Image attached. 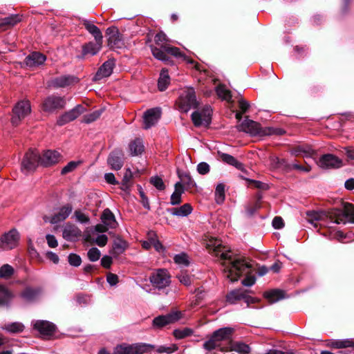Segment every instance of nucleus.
<instances>
[{
	"label": "nucleus",
	"instance_id": "1",
	"mask_svg": "<svg viewBox=\"0 0 354 354\" xmlns=\"http://www.w3.org/2000/svg\"><path fill=\"white\" fill-rule=\"evenodd\" d=\"M205 248L209 254L220 257L223 261V271L231 281H236L243 274H245L246 277L241 281L243 286L250 287L255 283V277L250 274L251 265L243 259H234L231 251L223 245L221 240L210 237L206 240Z\"/></svg>",
	"mask_w": 354,
	"mask_h": 354
},
{
	"label": "nucleus",
	"instance_id": "2",
	"mask_svg": "<svg viewBox=\"0 0 354 354\" xmlns=\"http://www.w3.org/2000/svg\"><path fill=\"white\" fill-rule=\"evenodd\" d=\"M154 42L156 46H151L153 56L165 64L171 65L174 64L170 55L174 57H184V53L179 48L171 46V40L162 31H159L156 34Z\"/></svg>",
	"mask_w": 354,
	"mask_h": 354
},
{
	"label": "nucleus",
	"instance_id": "3",
	"mask_svg": "<svg viewBox=\"0 0 354 354\" xmlns=\"http://www.w3.org/2000/svg\"><path fill=\"white\" fill-rule=\"evenodd\" d=\"M178 346L176 344H171L170 346H160L158 349L151 344H127L126 343L118 345L115 348L113 354H145L148 353H167L170 354L176 352Z\"/></svg>",
	"mask_w": 354,
	"mask_h": 354
},
{
	"label": "nucleus",
	"instance_id": "4",
	"mask_svg": "<svg viewBox=\"0 0 354 354\" xmlns=\"http://www.w3.org/2000/svg\"><path fill=\"white\" fill-rule=\"evenodd\" d=\"M234 329L231 327L221 328L212 333L203 344V348L207 351L216 350L221 352L227 348V342L232 338Z\"/></svg>",
	"mask_w": 354,
	"mask_h": 354
},
{
	"label": "nucleus",
	"instance_id": "5",
	"mask_svg": "<svg viewBox=\"0 0 354 354\" xmlns=\"http://www.w3.org/2000/svg\"><path fill=\"white\" fill-rule=\"evenodd\" d=\"M327 216L331 221L337 224L346 223L348 221L354 223V205L346 203L344 205L343 209H331L328 212Z\"/></svg>",
	"mask_w": 354,
	"mask_h": 354
},
{
	"label": "nucleus",
	"instance_id": "6",
	"mask_svg": "<svg viewBox=\"0 0 354 354\" xmlns=\"http://www.w3.org/2000/svg\"><path fill=\"white\" fill-rule=\"evenodd\" d=\"M178 109L181 112H187L191 109H197L199 103L196 100V93L193 88L185 90L176 101Z\"/></svg>",
	"mask_w": 354,
	"mask_h": 354
},
{
	"label": "nucleus",
	"instance_id": "7",
	"mask_svg": "<svg viewBox=\"0 0 354 354\" xmlns=\"http://www.w3.org/2000/svg\"><path fill=\"white\" fill-rule=\"evenodd\" d=\"M248 293V290L243 288L232 290L225 295V303L233 305L238 304L241 300H243L247 304V306L250 307V304L259 302L260 300L258 298L251 297Z\"/></svg>",
	"mask_w": 354,
	"mask_h": 354
},
{
	"label": "nucleus",
	"instance_id": "8",
	"mask_svg": "<svg viewBox=\"0 0 354 354\" xmlns=\"http://www.w3.org/2000/svg\"><path fill=\"white\" fill-rule=\"evenodd\" d=\"M30 113V102L28 100L19 101L12 108L10 122L14 127H17Z\"/></svg>",
	"mask_w": 354,
	"mask_h": 354
},
{
	"label": "nucleus",
	"instance_id": "9",
	"mask_svg": "<svg viewBox=\"0 0 354 354\" xmlns=\"http://www.w3.org/2000/svg\"><path fill=\"white\" fill-rule=\"evenodd\" d=\"M171 277V274L167 269L160 268L151 274L149 281L153 287L160 290L170 285Z\"/></svg>",
	"mask_w": 354,
	"mask_h": 354
},
{
	"label": "nucleus",
	"instance_id": "10",
	"mask_svg": "<svg viewBox=\"0 0 354 354\" xmlns=\"http://www.w3.org/2000/svg\"><path fill=\"white\" fill-rule=\"evenodd\" d=\"M19 240V233L13 228L0 237V248L3 250H12L18 246Z\"/></svg>",
	"mask_w": 354,
	"mask_h": 354
},
{
	"label": "nucleus",
	"instance_id": "11",
	"mask_svg": "<svg viewBox=\"0 0 354 354\" xmlns=\"http://www.w3.org/2000/svg\"><path fill=\"white\" fill-rule=\"evenodd\" d=\"M183 317L181 311L176 310L165 315H159L153 319L152 325L154 328H162L167 325L174 324Z\"/></svg>",
	"mask_w": 354,
	"mask_h": 354
},
{
	"label": "nucleus",
	"instance_id": "12",
	"mask_svg": "<svg viewBox=\"0 0 354 354\" xmlns=\"http://www.w3.org/2000/svg\"><path fill=\"white\" fill-rule=\"evenodd\" d=\"M212 113V109L210 106L208 105H205L201 112H193L191 118L194 125L197 127L202 125L208 127L211 123Z\"/></svg>",
	"mask_w": 354,
	"mask_h": 354
},
{
	"label": "nucleus",
	"instance_id": "13",
	"mask_svg": "<svg viewBox=\"0 0 354 354\" xmlns=\"http://www.w3.org/2000/svg\"><path fill=\"white\" fill-rule=\"evenodd\" d=\"M65 105L66 100L64 97L52 95L44 100L41 108L44 112L53 113L56 110L64 109Z\"/></svg>",
	"mask_w": 354,
	"mask_h": 354
},
{
	"label": "nucleus",
	"instance_id": "14",
	"mask_svg": "<svg viewBox=\"0 0 354 354\" xmlns=\"http://www.w3.org/2000/svg\"><path fill=\"white\" fill-rule=\"evenodd\" d=\"M33 328L46 339H52L55 336L57 330L54 324L45 320L36 321L33 324Z\"/></svg>",
	"mask_w": 354,
	"mask_h": 354
},
{
	"label": "nucleus",
	"instance_id": "15",
	"mask_svg": "<svg viewBox=\"0 0 354 354\" xmlns=\"http://www.w3.org/2000/svg\"><path fill=\"white\" fill-rule=\"evenodd\" d=\"M40 156L37 151L29 149L23 158L21 163L22 170L34 171L40 165Z\"/></svg>",
	"mask_w": 354,
	"mask_h": 354
},
{
	"label": "nucleus",
	"instance_id": "16",
	"mask_svg": "<svg viewBox=\"0 0 354 354\" xmlns=\"http://www.w3.org/2000/svg\"><path fill=\"white\" fill-rule=\"evenodd\" d=\"M40 156V165L48 167L62 162L63 156L56 150L43 151Z\"/></svg>",
	"mask_w": 354,
	"mask_h": 354
},
{
	"label": "nucleus",
	"instance_id": "17",
	"mask_svg": "<svg viewBox=\"0 0 354 354\" xmlns=\"http://www.w3.org/2000/svg\"><path fill=\"white\" fill-rule=\"evenodd\" d=\"M238 129L239 131L245 132L253 136H264L265 133V128H262L259 123L252 120H249L247 118L238 127Z\"/></svg>",
	"mask_w": 354,
	"mask_h": 354
},
{
	"label": "nucleus",
	"instance_id": "18",
	"mask_svg": "<svg viewBox=\"0 0 354 354\" xmlns=\"http://www.w3.org/2000/svg\"><path fill=\"white\" fill-rule=\"evenodd\" d=\"M106 33L108 36L107 44L111 49L121 48L124 46L122 35L115 26H111L106 29Z\"/></svg>",
	"mask_w": 354,
	"mask_h": 354
},
{
	"label": "nucleus",
	"instance_id": "19",
	"mask_svg": "<svg viewBox=\"0 0 354 354\" xmlns=\"http://www.w3.org/2000/svg\"><path fill=\"white\" fill-rule=\"evenodd\" d=\"M85 111L86 109L82 105L78 104L73 109L61 115L57 120V124L59 126H63L71 121H73L82 113L85 112Z\"/></svg>",
	"mask_w": 354,
	"mask_h": 354
},
{
	"label": "nucleus",
	"instance_id": "20",
	"mask_svg": "<svg viewBox=\"0 0 354 354\" xmlns=\"http://www.w3.org/2000/svg\"><path fill=\"white\" fill-rule=\"evenodd\" d=\"M102 41H88L82 46L81 54L79 55L80 59H85L88 57H92L97 55L102 48Z\"/></svg>",
	"mask_w": 354,
	"mask_h": 354
},
{
	"label": "nucleus",
	"instance_id": "21",
	"mask_svg": "<svg viewBox=\"0 0 354 354\" xmlns=\"http://www.w3.org/2000/svg\"><path fill=\"white\" fill-rule=\"evenodd\" d=\"M161 116L160 108H152L147 110L143 115V128L148 129L155 125Z\"/></svg>",
	"mask_w": 354,
	"mask_h": 354
},
{
	"label": "nucleus",
	"instance_id": "22",
	"mask_svg": "<svg viewBox=\"0 0 354 354\" xmlns=\"http://www.w3.org/2000/svg\"><path fill=\"white\" fill-rule=\"evenodd\" d=\"M319 165L324 169H337L342 165V160L335 155L328 153L323 155L319 160Z\"/></svg>",
	"mask_w": 354,
	"mask_h": 354
},
{
	"label": "nucleus",
	"instance_id": "23",
	"mask_svg": "<svg viewBox=\"0 0 354 354\" xmlns=\"http://www.w3.org/2000/svg\"><path fill=\"white\" fill-rule=\"evenodd\" d=\"M46 60V55L35 51L31 53L25 58L24 63L29 68H35L43 64Z\"/></svg>",
	"mask_w": 354,
	"mask_h": 354
},
{
	"label": "nucleus",
	"instance_id": "24",
	"mask_svg": "<svg viewBox=\"0 0 354 354\" xmlns=\"http://www.w3.org/2000/svg\"><path fill=\"white\" fill-rule=\"evenodd\" d=\"M226 352L234 351L240 354H248L251 350L249 344L241 341H232L231 339L227 342V348L222 349Z\"/></svg>",
	"mask_w": 354,
	"mask_h": 354
},
{
	"label": "nucleus",
	"instance_id": "25",
	"mask_svg": "<svg viewBox=\"0 0 354 354\" xmlns=\"http://www.w3.org/2000/svg\"><path fill=\"white\" fill-rule=\"evenodd\" d=\"M79 82V78L74 75H62L55 77L52 84L55 87H66L75 84Z\"/></svg>",
	"mask_w": 354,
	"mask_h": 354
},
{
	"label": "nucleus",
	"instance_id": "26",
	"mask_svg": "<svg viewBox=\"0 0 354 354\" xmlns=\"http://www.w3.org/2000/svg\"><path fill=\"white\" fill-rule=\"evenodd\" d=\"M218 156L225 163L234 166L237 169L244 173L247 172V170L245 169L244 165L242 162L237 160L234 156L221 151H218Z\"/></svg>",
	"mask_w": 354,
	"mask_h": 354
},
{
	"label": "nucleus",
	"instance_id": "27",
	"mask_svg": "<svg viewBox=\"0 0 354 354\" xmlns=\"http://www.w3.org/2000/svg\"><path fill=\"white\" fill-rule=\"evenodd\" d=\"M73 207L71 204H66L62 206L59 212L55 214L50 218V223L55 224L64 221L71 213Z\"/></svg>",
	"mask_w": 354,
	"mask_h": 354
},
{
	"label": "nucleus",
	"instance_id": "28",
	"mask_svg": "<svg viewBox=\"0 0 354 354\" xmlns=\"http://www.w3.org/2000/svg\"><path fill=\"white\" fill-rule=\"evenodd\" d=\"M108 164L114 170H119L123 166L122 153L121 151H113L108 158Z\"/></svg>",
	"mask_w": 354,
	"mask_h": 354
},
{
	"label": "nucleus",
	"instance_id": "29",
	"mask_svg": "<svg viewBox=\"0 0 354 354\" xmlns=\"http://www.w3.org/2000/svg\"><path fill=\"white\" fill-rule=\"evenodd\" d=\"M115 66L114 59H109L106 61L98 69L96 77L98 79L106 77L111 75Z\"/></svg>",
	"mask_w": 354,
	"mask_h": 354
},
{
	"label": "nucleus",
	"instance_id": "30",
	"mask_svg": "<svg viewBox=\"0 0 354 354\" xmlns=\"http://www.w3.org/2000/svg\"><path fill=\"white\" fill-rule=\"evenodd\" d=\"M21 20V17L19 15H12L3 19H0V30H6L20 22Z\"/></svg>",
	"mask_w": 354,
	"mask_h": 354
},
{
	"label": "nucleus",
	"instance_id": "31",
	"mask_svg": "<svg viewBox=\"0 0 354 354\" xmlns=\"http://www.w3.org/2000/svg\"><path fill=\"white\" fill-rule=\"evenodd\" d=\"M327 346L332 348H354V339L330 340Z\"/></svg>",
	"mask_w": 354,
	"mask_h": 354
},
{
	"label": "nucleus",
	"instance_id": "32",
	"mask_svg": "<svg viewBox=\"0 0 354 354\" xmlns=\"http://www.w3.org/2000/svg\"><path fill=\"white\" fill-rule=\"evenodd\" d=\"M83 25L86 30L94 37L96 41L103 42L102 33L97 26L88 20L84 21Z\"/></svg>",
	"mask_w": 354,
	"mask_h": 354
},
{
	"label": "nucleus",
	"instance_id": "33",
	"mask_svg": "<svg viewBox=\"0 0 354 354\" xmlns=\"http://www.w3.org/2000/svg\"><path fill=\"white\" fill-rule=\"evenodd\" d=\"M178 177L180 178V183L185 187L187 191L192 192L196 188V184L189 173L178 172Z\"/></svg>",
	"mask_w": 354,
	"mask_h": 354
},
{
	"label": "nucleus",
	"instance_id": "34",
	"mask_svg": "<svg viewBox=\"0 0 354 354\" xmlns=\"http://www.w3.org/2000/svg\"><path fill=\"white\" fill-rule=\"evenodd\" d=\"M40 293L38 288L26 287L21 293V297L26 301L35 300Z\"/></svg>",
	"mask_w": 354,
	"mask_h": 354
},
{
	"label": "nucleus",
	"instance_id": "35",
	"mask_svg": "<svg viewBox=\"0 0 354 354\" xmlns=\"http://www.w3.org/2000/svg\"><path fill=\"white\" fill-rule=\"evenodd\" d=\"M102 222L105 224L106 225H108L109 227L111 228H114L117 225V222L115 218L114 214L112 213V212L106 208L105 209L100 217Z\"/></svg>",
	"mask_w": 354,
	"mask_h": 354
},
{
	"label": "nucleus",
	"instance_id": "36",
	"mask_svg": "<svg viewBox=\"0 0 354 354\" xmlns=\"http://www.w3.org/2000/svg\"><path fill=\"white\" fill-rule=\"evenodd\" d=\"M175 190L171 196V204L172 205H178L181 203V195L184 192L183 185L180 182L175 184Z\"/></svg>",
	"mask_w": 354,
	"mask_h": 354
},
{
	"label": "nucleus",
	"instance_id": "37",
	"mask_svg": "<svg viewBox=\"0 0 354 354\" xmlns=\"http://www.w3.org/2000/svg\"><path fill=\"white\" fill-rule=\"evenodd\" d=\"M80 235V230L72 225H66L63 230V237L68 241H71Z\"/></svg>",
	"mask_w": 354,
	"mask_h": 354
},
{
	"label": "nucleus",
	"instance_id": "38",
	"mask_svg": "<svg viewBox=\"0 0 354 354\" xmlns=\"http://www.w3.org/2000/svg\"><path fill=\"white\" fill-rule=\"evenodd\" d=\"M263 297L270 304H273L283 298V292L280 290H272L265 292Z\"/></svg>",
	"mask_w": 354,
	"mask_h": 354
},
{
	"label": "nucleus",
	"instance_id": "39",
	"mask_svg": "<svg viewBox=\"0 0 354 354\" xmlns=\"http://www.w3.org/2000/svg\"><path fill=\"white\" fill-rule=\"evenodd\" d=\"M129 147L132 156L140 155L145 149L142 141L139 138H136L131 141L129 143Z\"/></svg>",
	"mask_w": 354,
	"mask_h": 354
},
{
	"label": "nucleus",
	"instance_id": "40",
	"mask_svg": "<svg viewBox=\"0 0 354 354\" xmlns=\"http://www.w3.org/2000/svg\"><path fill=\"white\" fill-rule=\"evenodd\" d=\"M193 208L189 203H185L179 207L172 208L171 213L177 216H187L192 213Z\"/></svg>",
	"mask_w": 354,
	"mask_h": 354
},
{
	"label": "nucleus",
	"instance_id": "41",
	"mask_svg": "<svg viewBox=\"0 0 354 354\" xmlns=\"http://www.w3.org/2000/svg\"><path fill=\"white\" fill-rule=\"evenodd\" d=\"M270 166L274 169H288L290 168V165L288 163V161L284 158H280L277 156H270Z\"/></svg>",
	"mask_w": 354,
	"mask_h": 354
},
{
	"label": "nucleus",
	"instance_id": "42",
	"mask_svg": "<svg viewBox=\"0 0 354 354\" xmlns=\"http://www.w3.org/2000/svg\"><path fill=\"white\" fill-rule=\"evenodd\" d=\"M3 328L10 333H20L24 331L25 326L21 322H12L5 324Z\"/></svg>",
	"mask_w": 354,
	"mask_h": 354
},
{
	"label": "nucleus",
	"instance_id": "43",
	"mask_svg": "<svg viewBox=\"0 0 354 354\" xmlns=\"http://www.w3.org/2000/svg\"><path fill=\"white\" fill-rule=\"evenodd\" d=\"M127 248V243L120 238H117L114 240L113 244V253L119 255L126 250Z\"/></svg>",
	"mask_w": 354,
	"mask_h": 354
},
{
	"label": "nucleus",
	"instance_id": "44",
	"mask_svg": "<svg viewBox=\"0 0 354 354\" xmlns=\"http://www.w3.org/2000/svg\"><path fill=\"white\" fill-rule=\"evenodd\" d=\"M216 93L217 95L222 100L230 102L232 99L231 91L225 88L223 84H219L216 88Z\"/></svg>",
	"mask_w": 354,
	"mask_h": 354
},
{
	"label": "nucleus",
	"instance_id": "45",
	"mask_svg": "<svg viewBox=\"0 0 354 354\" xmlns=\"http://www.w3.org/2000/svg\"><path fill=\"white\" fill-rule=\"evenodd\" d=\"M169 84V77L167 74V71L162 70L160 73V77L158 82V89L161 91H165Z\"/></svg>",
	"mask_w": 354,
	"mask_h": 354
},
{
	"label": "nucleus",
	"instance_id": "46",
	"mask_svg": "<svg viewBox=\"0 0 354 354\" xmlns=\"http://www.w3.org/2000/svg\"><path fill=\"white\" fill-rule=\"evenodd\" d=\"M15 273L14 268L9 264H3L0 267V278L4 279H10Z\"/></svg>",
	"mask_w": 354,
	"mask_h": 354
},
{
	"label": "nucleus",
	"instance_id": "47",
	"mask_svg": "<svg viewBox=\"0 0 354 354\" xmlns=\"http://www.w3.org/2000/svg\"><path fill=\"white\" fill-rule=\"evenodd\" d=\"M133 180V173L131 170L128 168L125 170L123 178L122 180V189L123 190L128 189L131 184Z\"/></svg>",
	"mask_w": 354,
	"mask_h": 354
},
{
	"label": "nucleus",
	"instance_id": "48",
	"mask_svg": "<svg viewBox=\"0 0 354 354\" xmlns=\"http://www.w3.org/2000/svg\"><path fill=\"white\" fill-rule=\"evenodd\" d=\"M82 164V161H71L66 166H64L61 170L62 175H66L75 171L79 166Z\"/></svg>",
	"mask_w": 354,
	"mask_h": 354
},
{
	"label": "nucleus",
	"instance_id": "49",
	"mask_svg": "<svg viewBox=\"0 0 354 354\" xmlns=\"http://www.w3.org/2000/svg\"><path fill=\"white\" fill-rule=\"evenodd\" d=\"M103 112L102 109L95 111L89 114L84 115L82 122L89 124L97 120Z\"/></svg>",
	"mask_w": 354,
	"mask_h": 354
},
{
	"label": "nucleus",
	"instance_id": "50",
	"mask_svg": "<svg viewBox=\"0 0 354 354\" xmlns=\"http://www.w3.org/2000/svg\"><path fill=\"white\" fill-rule=\"evenodd\" d=\"M194 331L189 328H184L183 329H176L173 331V335L178 339L191 336Z\"/></svg>",
	"mask_w": 354,
	"mask_h": 354
},
{
	"label": "nucleus",
	"instance_id": "51",
	"mask_svg": "<svg viewBox=\"0 0 354 354\" xmlns=\"http://www.w3.org/2000/svg\"><path fill=\"white\" fill-rule=\"evenodd\" d=\"M215 200L217 203H222L225 201V185L222 183H219L216 187Z\"/></svg>",
	"mask_w": 354,
	"mask_h": 354
},
{
	"label": "nucleus",
	"instance_id": "52",
	"mask_svg": "<svg viewBox=\"0 0 354 354\" xmlns=\"http://www.w3.org/2000/svg\"><path fill=\"white\" fill-rule=\"evenodd\" d=\"M11 298V293L8 288L3 285H0V305L7 304Z\"/></svg>",
	"mask_w": 354,
	"mask_h": 354
},
{
	"label": "nucleus",
	"instance_id": "53",
	"mask_svg": "<svg viewBox=\"0 0 354 354\" xmlns=\"http://www.w3.org/2000/svg\"><path fill=\"white\" fill-rule=\"evenodd\" d=\"M174 261L176 264L178 265H184L187 266L189 264L188 256L185 252L175 255L174 257Z\"/></svg>",
	"mask_w": 354,
	"mask_h": 354
},
{
	"label": "nucleus",
	"instance_id": "54",
	"mask_svg": "<svg viewBox=\"0 0 354 354\" xmlns=\"http://www.w3.org/2000/svg\"><path fill=\"white\" fill-rule=\"evenodd\" d=\"M150 183L158 190H164L165 189V183L162 179L159 176L151 177Z\"/></svg>",
	"mask_w": 354,
	"mask_h": 354
},
{
	"label": "nucleus",
	"instance_id": "55",
	"mask_svg": "<svg viewBox=\"0 0 354 354\" xmlns=\"http://www.w3.org/2000/svg\"><path fill=\"white\" fill-rule=\"evenodd\" d=\"M68 263L71 266L78 267L82 263L80 256L77 254L71 253L68 257Z\"/></svg>",
	"mask_w": 354,
	"mask_h": 354
},
{
	"label": "nucleus",
	"instance_id": "56",
	"mask_svg": "<svg viewBox=\"0 0 354 354\" xmlns=\"http://www.w3.org/2000/svg\"><path fill=\"white\" fill-rule=\"evenodd\" d=\"M100 255V252L97 248H91L87 252V257L91 261L99 260Z\"/></svg>",
	"mask_w": 354,
	"mask_h": 354
},
{
	"label": "nucleus",
	"instance_id": "57",
	"mask_svg": "<svg viewBox=\"0 0 354 354\" xmlns=\"http://www.w3.org/2000/svg\"><path fill=\"white\" fill-rule=\"evenodd\" d=\"M285 133L286 131L281 128L265 127L264 136L271 135L281 136Z\"/></svg>",
	"mask_w": 354,
	"mask_h": 354
},
{
	"label": "nucleus",
	"instance_id": "58",
	"mask_svg": "<svg viewBox=\"0 0 354 354\" xmlns=\"http://www.w3.org/2000/svg\"><path fill=\"white\" fill-rule=\"evenodd\" d=\"M308 221L312 223L315 227H317V221L321 219V215L319 212H312L307 213Z\"/></svg>",
	"mask_w": 354,
	"mask_h": 354
},
{
	"label": "nucleus",
	"instance_id": "59",
	"mask_svg": "<svg viewBox=\"0 0 354 354\" xmlns=\"http://www.w3.org/2000/svg\"><path fill=\"white\" fill-rule=\"evenodd\" d=\"M177 278L182 284L186 286H190L192 283L191 277L185 272H181L178 274Z\"/></svg>",
	"mask_w": 354,
	"mask_h": 354
},
{
	"label": "nucleus",
	"instance_id": "60",
	"mask_svg": "<svg viewBox=\"0 0 354 354\" xmlns=\"http://www.w3.org/2000/svg\"><path fill=\"white\" fill-rule=\"evenodd\" d=\"M75 215L76 219L82 223H87L89 222V217L84 213L82 212L80 210H76L75 212Z\"/></svg>",
	"mask_w": 354,
	"mask_h": 354
},
{
	"label": "nucleus",
	"instance_id": "61",
	"mask_svg": "<svg viewBox=\"0 0 354 354\" xmlns=\"http://www.w3.org/2000/svg\"><path fill=\"white\" fill-rule=\"evenodd\" d=\"M247 181H248L251 185H252L255 188L266 190L268 189V185L266 183H264L263 182L256 180H251V179H246Z\"/></svg>",
	"mask_w": 354,
	"mask_h": 354
},
{
	"label": "nucleus",
	"instance_id": "62",
	"mask_svg": "<svg viewBox=\"0 0 354 354\" xmlns=\"http://www.w3.org/2000/svg\"><path fill=\"white\" fill-rule=\"evenodd\" d=\"M197 171L201 175L207 174L209 171V166L207 162H200L197 165Z\"/></svg>",
	"mask_w": 354,
	"mask_h": 354
},
{
	"label": "nucleus",
	"instance_id": "63",
	"mask_svg": "<svg viewBox=\"0 0 354 354\" xmlns=\"http://www.w3.org/2000/svg\"><path fill=\"white\" fill-rule=\"evenodd\" d=\"M272 226L274 229H281L284 226V222L281 217L275 216L272 220Z\"/></svg>",
	"mask_w": 354,
	"mask_h": 354
},
{
	"label": "nucleus",
	"instance_id": "64",
	"mask_svg": "<svg viewBox=\"0 0 354 354\" xmlns=\"http://www.w3.org/2000/svg\"><path fill=\"white\" fill-rule=\"evenodd\" d=\"M106 281L111 286H115L119 281L118 276L115 274L109 272L106 275Z\"/></svg>",
	"mask_w": 354,
	"mask_h": 354
}]
</instances>
